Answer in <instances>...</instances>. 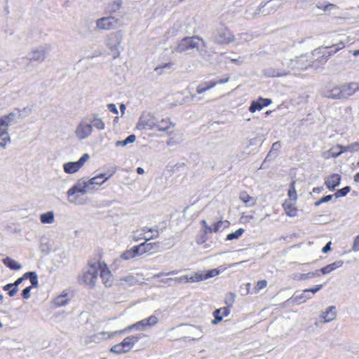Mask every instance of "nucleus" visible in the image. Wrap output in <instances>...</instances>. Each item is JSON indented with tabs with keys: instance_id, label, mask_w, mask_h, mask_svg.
<instances>
[{
	"instance_id": "obj_45",
	"label": "nucleus",
	"mask_w": 359,
	"mask_h": 359,
	"mask_svg": "<svg viewBox=\"0 0 359 359\" xmlns=\"http://www.w3.org/2000/svg\"><path fill=\"white\" fill-rule=\"evenodd\" d=\"M146 329L151 327L158 322V319L156 316H150L149 318L144 319Z\"/></svg>"
},
{
	"instance_id": "obj_8",
	"label": "nucleus",
	"mask_w": 359,
	"mask_h": 359,
	"mask_svg": "<svg viewBox=\"0 0 359 359\" xmlns=\"http://www.w3.org/2000/svg\"><path fill=\"white\" fill-rule=\"evenodd\" d=\"M133 330L138 331H143L146 330L144 319L137 322L136 323L128 326L123 330H117L114 332H100L99 334L102 336L107 335V338L111 339L116 337V335H122L123 334L128 333Z\"/></svg>"
},
{
	"instance_id": "obj_9",
	"label": "nucleus",
	"mask_w": 359,
	"mask_h": 359,
	"mask_svg": "<svg viewBox=\"0 0 359 359\" xmlns=\"http://www.w3.org/2000/svg\"><path fill=\"white\" fill-rule=\"evenodd\" d=\"M113 173L107 176L106 174H100L90 179H86V184L89 193L98 189V187L103 184L107 180H109Z\"/></svg>"
},
{
	"instance_id": "obj_53",
	"label": "nucleus",
	"mask_w": 359,
	"mask_h": 359,
	"mask_svg": "<svg viewBox=\"0 0 359 359\" xmlns=\"http://www.w3.org/2000/svg\"><path fill=\"white\" fill-rule=\"evenodd\" d=\"M146 233H147L143 232L142 230L140 231H135L132 235V238L135 241H138L139 240L144 238V237H146L144 236Z\"/></svg>"
},
{
	"instance_id": "obj_54",
	"label": "nucleus",
	"mask_w": 359,
	"mask_h": 359,
	"mask_svg": "<svg viewBox=\"0 0 359 359\" xmlns=\"http://www.w3.org/2000/svg\"><path fill=\"white\" fill-rule=\"evenodd\" d=\"M219 271L217 270V269L209 270V271H206L205 274L204 275L205 280L215 277V276L219 275Z\"/></svg>"
},
{
	"instance_id": "obj_2",
	"label": "nucleus",
	"mask_w": 359,
	"mask_h": 359,
	"mask_svg": "<svg viewBox=\"0 0 359 359\" xmlns=\"http://www.w3.org/2000/svg\"><path fill=\"white\" fill-rule=\"evenodd\" d=\"M277 60L280 62L281 66L285 67V69L291 70H304L308 66V60L306 56L301 55L294 58H290L287 53L279 52L276 55Z\"/></svg>"
},
{
	"instance_id": "obj_15",
	"label": "nucleus",
	"mask_w": 359,
	"mask_h": 359,
	"mask_svg": "<svg viewBox=\"0 0 359 359\" xmlns=\"http://www.w3.org/2000/svg\"><path fill=\"white\" fill-rule=\"evenodd\" d=\"M323 95L327 98L341 100V84H329Z\"/></svg>"
},
{
	"instance_id": "obj_60",
	"label": "nucleus",
	"mask_w": 359,
	"mask_h": 359,
	"mask_svg": "<svg viewBox=\"0 0 359 359\" xmlns=\"http://www.w3.org/2000/svg\"><path fill=\"white\" fill-rule=\"evenodd\" d=\"M336 46H337V48H335V50H334L331 51V52H329L328 55H327V56H326L325 58H323V60H324V62H325L327 60L328 57H329L330 55H332V54H334V53H336L338 50H339L342 49V48L344 47V44H343L342 43H340L337 44V45H336Z\"/></svg>"
},
{
	"instance_id": "obj_51",
	"label": "nucleus",
	"mask_w": 359,
	"mask_h": 359,
	"mask_svg": "<svg viewBox=\"0 0 359 359\" xmlns=\"http://www.w3.org/2000/svg\"><path fill=\"white\" fill-rule=\"evenodd\" d=\"M351 190V188L349 187H345L339 190H338L335 194L334 196L336 198H339L341 196H345Z\"/></svg>"
},
{
	"instance_id": "obj_12",
	"label": "nucleus",
	"mask_w": 359,
	"mask_h": 359,
	"mask_svg": "<svg viewBox=\"0 0 359 359\" xmlns=\"http://www.w3.org/2000/svg\"><path fill=\"white\" fill-rule=\"evenodd\" d=\"M199 39L195 37L184 38L175 47L176 52L182 53L190 49L198 48Z\"/></svg>"
},
{
	"instance_id": "obj_32",
	"label": "nucleus",
	"mask_w": 359,
	"mask_h": 359,
	"mask_svg": "<svg viewBox=\"0 0 359 359\" xmlns=\"http://www.w3.org/2000/svg\"><path fill=\"white\" fill-rule=\"evenodd\" d=\"M69 298L67 294L62 292L60 295H58L54 299V304L57 307L64 306L69 303Z\"/></svg>"
},
{
	"instance_id": "obj_33",
	"label": "nucleus",
	"mask_w": 359,
	"mask_h": 359,
	"mask_svg": "<svg viewBox=\"0 0 359 359\" xmlns=\"http://www.w3.org/2000/svg\"><path fill=\"white\" fill-rule=\"evenodd\" d=\"M311 298V295L309 294V292H305V290L300 294L295 293L293 296V300L297 304H302L307 299Z\"/></svg>"
},
{
	"instance_id": "obj_27",
	"label": "nucleus",
	"mask_w": 359,
	"mask_h": 359,
	"mask_svg": "<svg viewBox=\"0 0 359 359\" xmlns=\"http://www.w3.org/2000/svg\"><path fill=\"white\" fill-rule=\"evenodd\" d=\"M239 199L241 201H243L248 207L255 206L257 203L256 199L255 198L250 196L245 191H242L240 193Z\"/></svg>"
},
{
	"instance_id": "obj_41",
	"label": "nucleus",
	"mask_w": 359,
	"mask_h": 359,
	"mask_svg": "<svg viewBox=\"0 0 359 359\" xmlns=\"http://www.w3.org/2000/svg\"><path fill=\"white\" fill-rule=\"evenodd\" d=\"M110 39H114V41H115V43L114 44H111L110 43H108V46L109 47V48L112 50H116L118 46L121 44V38L119 35H118L117 34H112L110 35Z\"/></svg>"
},
{
	"instance_id": "obj_62",
	"label": "nucleus",
	"mask_w": 359,
	"mask_h": 359,
	"mask_svg": "<svg viewBox=\"0 0 359 359\" xmlns=\"http://www.w3.org/2000/svg\"><path fill=\"white\" fill-rule=\"evenodd\" d=\"M32 286H29V287H27L26 288H25L22 292V297L26 299H28L30 298L31 295H30V292H31V290H32Z\"/></svg>"
},
{
	"instance_id": "obj_47",
	"label": "nucleus",
	"mask_w": 359,
	"mask_h": 359,
	"mask_svg": "<svg viewBox=\"0 0 359 359\" xmlns=\"http://www.w3.org/2000/svg\"><path fill=\"white\" fill-rule=\"evenodd\" d=\"M25 277L29 278L32 286L36 287L38 285V278L35 272H27L25 273Z\"/></svg>"
},
{
	"instance_id": "obj_25",
	"label": "nucleus",
	"mask_w": 359,
	"mask_h": 359,
	"mask_svg": "<svg viewBox=\"0 0 359 359\" xmlns=\"http://www.w3.org/2000/svg\"><path fill=\"white\" fill-rule=\"evenodd\" d=\"M341 176L339 174H333L325 181V184L330 190H334L339 185Z\"/></svg>"
},
{
	"instance_id": "obj_52",
	"label": "nucleus",
	"mask_w": 359,
	"mask_h": 359,
	"mask_svg": "<svg viewBox=\"0 0 359 359\" xmlns=\"http://www.w3.org/2000/svg\"><path fill=\"white\" fill-rule=\"evenodd\" d=\"M267 285V281L265 280H259L255 287V292L258 293L261 290L265 288Z\"/></svg>"
},
{
	"instance_id": "obj_30",
	"label": "nucleus",
	"mask_w": 359,
	"mask_h": 359,
	"mask_svg": "<svg viewBox=\"0 0 359 359\" xmlns=\"http://www.w3.org/2000/svg\"><path fill=\"white\" fill-rule=\"evenodd\" d=\"M344 262L341 260L336 261L330 264L327 265L325 267H323L320 269V271L323 274H328L333 271L334 270L340 268L343 265Z\"/></svg>"
},
{
	"instance_id": "obj_22",
	"label": "nucleus",
	"mask_w": 359,
	"mask_h": 359,
	"mask_svg": "<svg viewBox=\"0 0 359 359\" xmlns=\"http://www.w3.org/2000/svg\"><path fill=\"white\" fill-rule=\"evenodd\" d=\"M88 118V121L96 129L102 130L105 128L104 122L96 114H91Z\"/></svg>"
},
{
	"instance_id": "obj_26",
	"label": "nucleus",
	"mask_w": 359,
	"mask_h": 359,
	"mask_svg": "<svg viewBox=\"0 0 359 359\" xmlns=\"http://www.w3.org/2000/svg\"><path fill=\"white\" fill-rule=\"evenodd\" d=\"M119 282L121 285L128 287L135 285L138 280L135 276L130 274L120 278Z\"/></svg>"
},
{
	"instance_id": "obj_38",
	"label": "nucleus",
	"mask_w": 359,
	"mask_h": 359,
	"mask_svg": "<svg viewBox=\"0 0 359 359\" xmlns=\"http://www.w3.org/2000/svg\"><path fill=\"white\" fill-rule=\"evenodd\" d=\"M140 255L138 250H135V246L132 248L130 250H128L122 253L121 257L123 260H128L130 259L134 258L136 256Z\"/></svg>"
},
{
	"instance_id": "obj_5",
	"label": "nucleus",
	"mask_w": 359,
	"mask_h": 359,
	"mask_svg": "<svg viewBox=\"0 0 359 359\" xmlns=\"http://www.w3.org/2000/svg\"><path fill=\"white\" fill-rule=\"evenodd\" d=\"M51 50V46L50 44H42L38 47L33 48L30 50L27 60L32 62H37L41 63L45 61L47 55Z\"/></svg>"
},
{
	"instance_id": "obj_39",
	"label": "nucleus",
	"mask_w": 359,
	"mask_h": 359,
	"mask_svg": "<svg viewBox=\"0 0 359 359\" xmlns=\"http://www.w3.org/2000/svg\"><path fill=\"white\" fill-rule=\"evenodd\" d=\"M142 231L144 233H147V232H151L152 233V235L149 236V237H144V238L147 241H151V240H153L156 238H157L159 234H160V232L158 229H154V228H148V227H144Z\"/></svg>"
},
{
	"instance_id": "obj_18",
	"label": "nucleus",
	"mask_w": 359,
	"mask_h": 359,
	"mask_svg": "<svg viewBox=\"0 0 359 359\" xmlns=\"http://www.w3.org/2000/svg\"><path fill=\"white\" fill-rule=\"evenodd\" d=\"M100 276L102 280V283L106 287H109L112 283V275L110 271L107 267L106 264L102 265L101 264V269L99 271Z\"/></svg>"
},
{
	"instance_id": "obj_35",
	"label": "nucleus",
	"mask_w": 359,
	"mask_h": 359,
	"mask_svg": "<svg viewBox=\"0 0 359 359\" xmlns=\"http://www.w3.org/2000/svg\"><path fill=\"white\" fill-rule=\"evenodd\" d=\"M336 148L341 149L344 153L347 151L353 153L359 151V142H355L347 146L337 144Z\"/></svg>"
},
{
	"instance_id": "obj_59",
	"label": "nucleus",
	"mask_w": 359,
	"mask_h": 359,
	"mask_svg": "<svg viewBox=\"0 0 359 359\" xmlns=\"http://www.w3.org/2000/svg\"><path fill=\"white\" fill-rule=\"evenodd\" d=\"M337 148L335 147H333L332 148L330 151H329V156L327 157H332V158H337L338 156H339L341 154L344 153V151H342V149H339V150L338 151H335V150L337 149Z\"/></svg>"
},
{
	"instance_id": "obj_63",
	"label": "nucleus",
	"mask_w": 359,
	"mask_h": 359,
	"mask_svg": "<svg viewBox=\"0 0 359 359\" xmlns=\"http://www.w3.org/2000/svg\"><path fill=\"white\" fill-rule=\"evenodd\" d=\"M174 281L177 283H181L183 282L188 283L190 282L189 277L188 276H183L181 277H178L174 279Z\"/></svg>"
},
{
	"instance_id": "obj_48",
	"label": "nucleus",
	"mask_w": 359,
	"mask_h": 359,
	"mask_svg": "<svg viewBox=\"0 0 359 359\" xmlns=\"http://www.w3.org/2000/svg\"><path fill=\"white\" fill-rule=\"evenodd\" d=\"M122 0H115L109 5V11L116 13L122 7Z\"/></svg>"
},
{
	"instance_id": "obj_17",
	"label": "nucleus",
	"mask_w": 359,
	"mask_h": 359,
	"mask_svg": "<svg viewBox=\"0 0 359 359\" xmlns=\"http://www.w3.org/2000/svg\"><path fill=\"white\" fill-rule=\"evenodd\" d=\"M263 74L266 77H282L289 75L290 71L283 66L280 68L268 67L263 70Z\"/></svg>"
},
{
	"instance_id": "obj_19",
	"label": "nucleus",
	"mask_w": 359,
	"mask_h": 359,
	"mask_svg": "<svg viewBox=\"0 0 359 359\" xmlns=\"http://www.w3.org/2000/svg\"><path fill=\"white\" fill-rule=\"evenodd\" d=\"M336 308L334 306H329L326 311H323L320 314L321 322L325 323L332 321L336 318Z\"/></svg>"
},
{
	"instance_id": "obj_64",
	"label": "nucleus",
	"mask_w": 359,
	"mask_h": 359,
	"mask_svg": "<svg viewBox=\"0 0 359 359\" xmlns=\"http://www.w3.org/2000/svg\"><path fill=\"white\" fill-rule=\"evenodd\" d=\"M352 250L359 251V235L355 238L352 246Z\"/></svg>"
},
{
	"instance_id": "obj_11",
	"label": "nucleus",
	"mask_w": 359,
	"mask_h": 359,
	"mask_svg": "<svg viewBox=\"0 0 359 359\" xmlns=\"http://www.w3.org/2000/svg\"><path fill=\"white\" fill-rule=\"evenodd\" d=\"M156 127V118L150 114H142L139 118L137 128L139 130H151Z\"/></svg>"
},
{
	"instance_id": "obj_36",
	"label": "nucleus",
	"mask_w": 359,
	"mask_h": 359,
	"mask_svg": "<svg viewBox=\"0 0 359 359\" xmlns=\"http://www.w3.org/2000/svg\"><path fill=\"white\" fill-rule=\"evenodd\" d=\"M172 123L168 118H162L160 121H156V127L159 131H166L168 130Z\"/></svg>"
},
{
	"instance_id": "obj_31",
	"label": "nucleus",
	"mask_w": 359,
	"mask_h": 359,
	"mask_svg": "<svg viewBox=\"0 0 359 359\" xmlns=\"http://www.w3.org/2000/svg\"><path fill=\"white\" fill-rule=\"evenodd\" d=\"M40 222L42 224H53L55 222L53 211H48L40 215Z\"/></svg>"
},
{
	"instance_id": "obj_29",
	"label": "nucleus",
	"mask_w": 359,
	"mask_h": 359,
	"mask_svg": "<svg viewBox=\"0 0 359 359\" xmlns=\"http://www.w3.org/2000/svg\"><path fill=\"white\" fill-rule=\"evenodd\" d=\"M283 209L289 217H294L297 215V209L291 201H285L283 204Z\"/></svg>"
},
{
	"instance_id": "obj_49",
	"label": "nucleus",
	"mask_w": 359,
	"mask_h": 359,
	"mask_svg": "<svg viewBox=\"0 0 359 359\" xmlns=\"http://www.w3.org/2000/svg\"><path fill=\"white\" fill-rule=\"evenodd\" d=\"M39 248L41 252L46 253H49L51 250V245L48 241H46V239L41 240Z\"/></svg>"
},
{
	"instance_id": "obj_3",
	"label": "nucleus",
	"mask_w": 359,
	"mask_h": 359,
	"mask_svg": "<svg viewBox=\"0 0 359 359\" xmlns=\"http://www.w3.org/2000/svg\"><path fill=\"white\" fill-rule=\"evenodd\" d=\"M17 114L11 112L0 117V147L5 148L11 142V137L8 133L9 126L14 121Z\"/></svg>"
},
{
	"instance_id": "obj_61",
	"label": "nucleus",
	"mask_w": 359,
	"mask_h": 359,
	"mask_svg": "<svg viewBox=\"0 0 359 359\" xmlns=\"http://www.w3.org/2000/svg\"><path fill=\"white\" fill-rule=\"evenodd\" d=\"M253 219L254 217L252 215H245L243 213L241 217V220L243 223H248Z\"/></svg>"
},
{
	"instance_id": "obj_7",
	"label": "nucleus",
	"mask_w": 359,
	"mask_h": 359,
	"mask_svg": "<svg viewBox=\"0 0 359 359\" xmlns=\"http://www.w3.org/2000/svg\"><path fill=\"white\" fill-rule=\"evenodd\" d=\"M93 126L88 121V118L86 117L81 120L74 130L76 137L79 140H83L89 137L93 133Z\"/></svg>"
},
{
	"instance_id": "obj_58",
	"label": "nucleus",
	"mask_w": 359,
	"mask_h": 359,
	"mask_svg": "<svg viewBox=\"0 0 359 359\" xmlns=\"http://www.w3.org/2000/svg\"><path fill=\"white\" fill-rule=\"evenodd\" d=\"M222 223H223L222 221H219V222H217L213 224L212 226L208 227V231L211 232V233L218 231L219 230L221 226L222 225Z\"/></svg>"
},
{
	"instance_id": "obj_56",
	"label": "nucleus",
	"mask_w": 359,
	"mask_h": 359,
	"mask_svg": "<svg viewBox=\"0 0 359 359\" xmlns=\"http://www.w3.org/2000/svg\"><path fill=\"white\" fill-rule=\"evenodd\" d=\"M32 112V109L29 107H25L22 109L18 110V117L23 118L29 115Z\"/></svg>"
},
{
	"instance_id": "obj_16",
	"label": "nucleus",
	"mask_w": 359,
	"mask_h": 359,
	"mask_svg": "<svg viewBox=\"0 0 359 359\" xmlns=\"http://www.w3.org/2000/svg\"><path fill=\"white\" fill-rule=\"evenodd\" d=\"M267 15L268 12L266 11L264 2H262L255 11H253L252 7L248 6L245 12V18L248 20L257 18L260 15Z\"/></svg>"
},
{
	"instance_id": "obj_44",
	"label": "nucleus",
	"mask_w": 359,
	"mask_h": 359,
	"mask_svg": "<svg viewBox=\"0 0 359 359\" xmlns=\"http://www.w3.org/2000/svg\"><path fill=\"white\" fill-rule=\"evenodd\" d=\"M244 232H245V229H242V228L238 229L235 232L229 233L227 235V236H226V240L227 241H232V240H234V239H238V238H239L243 235V233Z\"/></svg>"
},
{
	"instance_id": "obj_46",
	"label": "nucleus",
	"mask_w": 359,
	"mask_h": 359,
	"mask_svg": "<svg viewBox=\"0 0 359 359\" xmlns=\"http://www.w3.org/2000/svg\"><path fill=\"white\" fill-rule=\"evenodd\" d=\"M316 276H320V273L318 270H316V271H313V272H309L307 273L299 274L297 277V279L300 280H306V279H309V278H312Z\"/></svg>"
},
{
	"instance_id": "obj_13",
	"label": "nucleus",
	"mask_w": 359,
	"mask_h": 359,
	"mask_svg": "<svg viewBox=\"0 0 359 359\" xmlns=\"http://www.w3.org/2000/svg\"><path fill=\"white\" fill-rule=\"evenodd\" d=\"M341 100H347L359 91V83L358 82L341 83Z\"/></svg>"
},
{
	"instance_id": "obj_4",
	"label": "nucleus",
	"mask_w": 359,
	"mask_h": 359,
	"mask_svg": "<svg viewBox=\"0 0 359 359\" xmlns=\"http://www.w3.org/2000/svg\"><path fill=\"white\" fill-rule=\"evenodd\" d=\"M101 269L100 262H95L90 264L87 269L80 276L79 281L91 287L95 285L99 275L100 269Z\"/></svg>"
},
{
	"instance_id": "obj_37",
	"label": "nucleus",
	"mask_w": 359,
	"mask_h": 359,
	"mask_svg": "<svg viewBox=\"0 0 359 359\" xmlns=\"http://www.w3.org/2000/svg\"><path fill=\"white\" fill-rule=\"evenodd\" d=\"M174 63L169 62L167 63L161 64L158 66H156L154 68V71L159 75L163 74L165 73L168 70H170L172 67Z\"/></svg>"
},
{
	"instance_id": "obj_1",
	"label": "nucleus",
	"mask_w": 359,
	"mask_h": 359,
	"mask_svg": "<svg viewBox=\"0 0 359 359\" xmlns=\"http://www.w3.org/2000/svg\"><path fill=\"white\" fill-rule=\"evenodd\" d=\"M89 193L86 184V179H79L67 192V201L75 205H83L88 203V199L82 195Z\"/></svg>"
},
{
	"instance_id": "obj_40",
	"label": "nucleus",
	"mask_w": 359,
	"mask_h": 359,
	"mask_svg": "<svg viewBox=\"0 0 359 359\" xmlns=\"http://www.w3.org/2000/svg\"><path fill=\"white\" fill-rule=\"evenodd\" d=\"M25 279H27V278L25 277V274H24L22 277L18 278L15 281V283H13L14 287L11 290H10L9 292L8 293L10 297H13L17 294V292L18 291V287L22 283V281Z\"/></svg>"
},
{
	"instance_id": "obj_21",
	"label": "nucleus",
	"mask_w": 359,
	"mask_h": 359,
	"mask_svg": "<svg viewBox=\"0 0 359 359\" xmlns=\"http://www.w3.org/2000/svg\"><path fill=\"white\" fill-rule=\"evenodd\" d=\"M264 4H265L266 9L269 15L281 8L283 5V0H270L269 1L264 2Z\"/></svg>"
},
{
	"instance_id": "obj_20",
	"label": "nucleus",
	"mask_w": 359,
	"mask_h": 359,
	"mask_svg": "<svg viewBox=\"0 0 359 359\" xmlns=\"http://www.w3.org/2000/svg\"><path fill=\"white\" fill-rule=\"evenodd\" d=\"M140 335H130L126 337L121 343V346L124 347L128 353L140 340Z\"/></svg>"
},
{
	"instance_id": "obj_28",
	"label": "nucleus",
	"mask_w": 359,
	"mask_h": 359,
	"mask_svg": "<svg viewBox=\"0 0 359 359\" xmlns=\"http://www.w3.org/2000/svg\"><path fill=\"white\" fill-rule=\"evenodd\" d=\"M215 86L216 83H213V81H203L197 86L196 90L198 94H202Z\"/></svg>"
},
{
	"instance_id": "obj_14",
	"label": "nucleus",
	"mask_w": 359,
	"mask_h": 359,
	"mask_svg": "<svg viewBox=\"0 0 359 359\" xmlns=\"http://www.w3.org/2000/svg\"><path fill=\"white\" fill-rule=\"evenodd\" d=\"M118 20L114 17H103L96 21V28L100 30H110L116 27Z\"/></svg>"
},
{
	"instance_id": "obj_6",
	"label": "nucleus",
	"mask_w": 359,
	"mask_h": 359,
	"mask_svg": "<svg viewBox=\"0 0 359 359\" xmlns=\"http://www.w3.org/2000/svg\"><path fill=\"white\" fill-rule=\"evenodd\" d=\"M212 40L218 44H229L236 40L235 36L226 27H222L215 30L212 35Z\"/></svg>"
},
{
	"instance_id": "obj_55",
	"label": "nucleus",
	"mask_w": 359,
	"mask_h": 359,
	"mask_svg": "<svg viewBox=\"0 0 359 359\" xmlns=\"http://www.w3.org/2000/svg\"><path fill=\"white\" fill-rule=\"evenodd\" d=\"M262 109L260 102L253 101L249 108L250 112H255L257 110H261Z\"/></svg>"
},
{
	"instance_id": "obj_24",
	"label": "nucleus",
	"mask_w": 359,
	"mask_h": 359,
	"mask_svg": "<svg viewBox=\"0 0 359 359\" xmlns=\"http://www.w3.org/2000/svg\"><path fill=\"white\" fill-rule=\"evenodd\" d=\"M157 246L156 243H148L147 241L139 245H135V250H138L140 255L149 252Z\"/></svg>"
},
{
	"instance_id": "obj_57",
	"label": "nucleus",
	"mask_w": 359,
	"mask_h": 359,
	"mask_svg": "<svg viewBox=\"0 0 359 359\" xmlns=\"http://www.w3.org/2000/svg\"><path fill=\"white\" fill-rule=\"evenodd\" d=\"M252 39V36L248 33H242L239 35V41L238 43H242L243 42H247Z\"/></svg>"
},
{
	"instance_id": "obj_10",
	"label": "nucleus",
	"mask_w": 359,
	"mask_h": 359,
	"mask_svg": "<svg viewBox=\"0 0 359 359\" xmlns=\"http://www.w3.org/2000/svg\"><path fill=\"white\" fill-rule=\"evenodd\" d=\"M88 154H84L79 161L68 162L63 165L64 171L68 174L76 172L89 159Z\"/></svg>"
},
{
	"instance_id": "obj_23",
	"label": "nucleus",
	"mask_w": 359,
	"mask_h": 359,
	"mask_svg": "<svg viewBox=\"0 0 359 359\" xmlns=\"http://www.w3.org/2000/svg\"><path fill=\"white\" fill-rule=\"evenodd\" d=\"M230 313V309L228 307H223L217 309L214 311L213 314L215 319L212 321V324L215 325L222 320L224 316H227Z\"/></svg>"
},
{
	"instance_id": "obj_34",
	"label": "nucleus",
	"mask_w": 359,
	"mask_h": 359,
	"mask_svg": "<svg viewBox=\"0 0 359 359\" xmlns=\"http://www.w3.org/2000/svg\"><path fill=\"white\" fill-rule=\"evenodd\" d=\"M2 262L7 267L13 270H19L22 268L21 264L8 257L4 258Z\"/></svg>"
},
{
	"instance_id": "obj_43",
	"label": "nucleus",
	"mask_w": 359,
	"mask_h": 359,
	"mask_svg": "<svg viewBox=\"0 0 359 359\" xmlns=\"http://www.w3.org/2000/svg\"><path fill=\"white\" fill-rule=\"evenodd\" d=\"M110 352L117 354V355H121V354H124V353H128L126 351V350L124 348V347L121 346V343H119V344H117L113 346L110 348Z\"/></svg>"
},
{
	"instance_id": "obj_42",
	"label": "nucleus",
	"mask_w": 359,
	"mask_h": 359,
	"mask_svg": "<svg viewBox=\"0 0 359 359\" xmlns=\"http://www.w3.org/2000/svg\"><path fill=\"white\" fill-rule=\"evenodd\" d=\"M136 137L135 135H130L126 138L124 140L117 141L116 142V147H125L128 144L133 143L135 141Z\"/></svg>"
},
{
	"instance_id": "obj_50",
	"label": "nucleus",
	"mask_w": 359,
	"mask_h": 359,
	"mask_svg": "<svg viewBox=\"0 0 359 359\" xmlns=\"http://www.w3.org/2000/svg\"><path fill=\"white\" fill-rule=\"evenodd\" d=\"M203 280H205L204 275L200 271L195 273L194 275L189 277V280L192 283L199 282Z\"/></svg>"
}]
</instances>
